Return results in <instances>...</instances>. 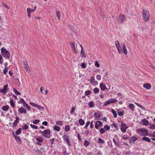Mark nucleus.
<instances>
[{
  "label": "nucleus",
  "mask_w": 155,
  "mask_h": 155,
  "mask_svg": "<svg viewBox=\"0 0 155 155\" xmlns=\"http://www.w3.org/2000/svg\"><path fill=\"white\" fill-rule=\"evenodd\" d=\"M40 122V120L38 119L35 120L33 121L32 123L34 124H37Z\"/></svg>",
  "instance_id": "nucleus-55"
},
{
  "label": "nucleus",
  "mask_w": 155,
  "mask_h": 155,
  "mask_svg": "<svg viewBox=\"0 0 155 155\" xmlns=\"http://www.w3.org/2000/svg\"><path fill=\"white\" fill-rule=\"evenodd\" d=\"M121 130L124 133H125L126 131V130L128 128V127L126 126V124L122 122L121 125Z\"/></svg>",
  "instance_id": "nucleus-8"
},
{
  "label": "nucleus",
  "mask_w": 155,
  "mask_h": 155,
  "mask_svg": "<svg viewBox=\"0 0 155 155\" xmlns=\"http://www.w3.org/2000/svg\"><path fill=\"white\" fill-rule=\"evenodd\" d=\"M115 45L117 47L120 46V44L118 41H116L115 42Z\"/></svg>",
  "instance_id": "nucleus-61"
},
{
  "label": "nucleus",
  "mask_w": 155,
  "mask_h": 155,
  "mask_svg": "<svg viewBox=\"0 0 155 155\" xmlns=\"http://www.w3.org/2000/svg\"><path fill=\"white\" fill-rule=\"evenodd\" d=\"M3 63L2 57V55L0 53V63L1 64H2Z\"/></svg>",
  "instance_id": "nucleus-60"
},
{
  "label": "nucleus",
  "mask_w": 155,
  "mask_h": 155,
  "mask_svg": "<svg viewBox=\"0 0 155 155\" xmlns=\"http://www.w3.org/2000/svg\"><path fill=\"white\" fill-rule=\"evenodd\" d=\"M29 104H30L31 105L35 107H37V104H35V103H32V102H30L29 103Z\"/></svg>",
  "instance_id": "nucleus-58"
},
{
  "label": "nucleus",
  "mask_w": 155,
  "mask_h": 155,
  "mask_svg": "<svg viewBox=\"0 0 155 155\" xmlns=\"http://www.w3.org/2000/svg\"><path fill=\"white\" fill-rule=\"evenodd\" d=\"M128 107L132 111H134V108L135 106L134 104H130L128 106Z\"/></svg>",
  "instance_id": "nucleus-22"
},
{
  "label": "nucleus",
  "mask_w": 155,
  "mask_h": 155,
  "mask_svg": "<svg viewBox=\"0 0 155 155\" xmlns=\"http://www.w3.org/2000/svg\"><path fill=\"white\" fill-rule=\"evenodd\" d=\"M16 120L14 121V122L16 123L17 124L19 122V118L18 117H15Z\"/></svg>",
  "instance_id": "nucleus-57"
},
{
  "label": "nucleus",
  "mask_w": 155,
  "mask_h": 155,
  "mask_svg": "<svg viewBox=\"0 0 155 155\" xmlns=\"http://www.w3.org/2000/svg\"><path fill=\"white\" fill-rule=\"evenodd\" d=\"M88 105L90 108L93 107L94 106V102L93 101H90L88 103Z\"/></svg>",
  "instance_id": "nucleus-25"
},
{
  "label": "nucleus",
  "mask_w": 155,
  "mask_h": 155,
  "mask_svg": "<svg viewBox=\"0 0 155 155\" xmlns=\"http://www.w3.org/2000/svg\"><path fill=\"white\" fill-rule=\"evenodd\" d=\"M56 16L58 17V19L59 20H60L61 14H60V12L59 11H57L56 12Z\"/></svg>",
  "instance_id": "nucleus-42"
},
{
  "label": "nucleus",
  "mask_w": 155,
  "mask_h": 155,
  "mask_svg": "<svg viewBox=\"0 0 155 155\" xmlns=\"http://www.w3.org/2000/svg\"><path fill=\"white\" fill-rule=\"evenodd\" d=\"M62 138L63 139L64 141L67 143L68 146H71L70 140L68 135H64L62 137Z\"/></svg>",
  "instance_id": "nucleus-6"
},
{
  "label": "nucleus",
  "mask_w": 155,
  "mask_h": 155,
  "mask_svg": "<svg viewBox=\"0 0 155 155\" xmlns=\"http://www.w3.org/2000/svg\"><path fill=\"white\" fill-rule=\"evenodd\" d=\"M51 133V132L49 129H47L44 131L43 134H42L45 137L49 138H50Z\"/></svg>",
  "instance_id": "nucleus-5"
},
{
  "label": "nucleus",
  "mask_w": 155,
  "mask_h": 155,
  "mask_svg": "<svg viewBox=\"0 0 155 155\" xmlns=\"http://www.w3.org/2000/svg\"><path fill=\"white\" fill-rule=\"evenodd\" d=\"M93 91L95 94H97L99 92V90L98 88L95 87L93 89Z\"/></svg>",
  "instance_id": "nucleus-39"
},
{
  "label": "nucleus",
  "mask_w": 155,
  "mask_h": 155,
  "mask_svg": "<svg viewBox=\"0 0 155 155\" xmlns=\"http://www.w3.org/2000/svg\"><path fill=\"white\" fill-rule=\"evenodd\" d=\"M35 11V9H31L30 8H27V13H31V12H33Z\"/></svg>",
  "instance_id": "nucleus-40"
},
{
  "label": "nucleus",
  "mask_w": 155,
  "mask_h": 155,
  "mask_svg": "<svg viewBox=\"0 0 155 155\" xmlns=\"http://www.w3.org/2000/svg\"><path fill=\"white\" fill-rule=\"evenodd\" d=\"M36 140L37 142H36L35 143L38 145H41L42 144L41 143L43 141L44 139L42 137L38 136L36 138Z\"/></svg>",
  "instance_id": "nucleus-9"
},
{
  "label": "nucleus",
  "mask_w": 155,
  "mask_h": 155,
  "mask_svg": "<svg viewBox=\"0 0 155 155\" xmlns=\"http://www.w3.org/2000/svg\"><path fill=\"white\" fill-rule=\"evenodd\" d=\"M142 140L144 141L148 142H150L151 141L149 137H146L145 136H144V137H143Z\"/></svg>",
  "instance_id": "nucleus-27"
},
{
  "label": "nucleus",
  "mask_w": 155,
  "mask_h": 155,
  "mask_svg": "<svg viewBox=\"0 0 155 155\" xmlns=\"http://www.w3.org/2000/svg\"><path fill=\"white\" fill-rule=\"evenodd\" d=\"M119 18L120 21V23H123L125 20V17L123 15H119Z\"/></svg>",
  "instance_id": "nucleus-17"
},
{
  "label": "nucleus",
  "mask_w": 155,
  "mask_h": 155,
  "mask_svg": "<svg viewBox=\"0 0 155 155\" xmlns=\"http://www.w3.org/2000/svg\"><path fill=\"white\" fill-rule=\"evenodd\" d=\"M37 107L38 109L39 110H44L45 108L44 107L41 106L40 105H37Z\"/></svg>",
  "instance_id": "nucleus-50"
},
{
  "label": "nucleus",
  "mask_w": 155,
  "mask_h": 155,
  "mask_svg": "<svg viewBox=\"0 0 155 155\" xmlns=\"http://www.w3.org/2000/svg\"><path fill=\"white\" fill-rule=\"evenodd\" d=\"M53 129L54 130L57 132H59L61 130L60 127L56 125H54V126L53 127Z\"/></svg>",
  "instance_id": "nucleus-23"
},
{
  "label": "nucleus",
  "mask_w": 155,
  "mask_h": 155,
  "mask_svg": "<svg viewBox=\"0 0 155 155\" xmlns=\"http://www.w3.org/2000/svg\"><path fill=\"white\" fill-rule=\"evenodd\" d=\"M104 129L107 131H108L110 130V127L107 125H105L104 126Z\"/></svg>",
  "instance_id": "nucleus-43"
},
{
  "label": "nucleus",
  "mask_w": 155,
  "mask_h": 155,
  "mask_svg": "<svg viewBox=\"0 0 155 155\" xmlns=\"http://www.w3.org/2000/svg\"><path fill=\"white\" fill-rule=\"evenodd\" d=\"M135 104L143 110H145V108L142 105L140 104L137 103H136Z\"/></svg>",
  "instance_id": "nucleus-44"
},
{
  "label": "nucleus",
  "mask_w": 155,
  "mask_h": 155,
  "mask_svg": "<svg viewBox=\"0 0 155 155\" xmlns=\"http://www.w3.org/2000/svg\"><path fill=\"white\" fill-rule=\"evenodd\" d=\"M14 137L15 138V139L16 141L20 143H21V141L19 137H17L16 135V136H15V137Z\"/></svg>",
  "instance_id": "nucleus-35"
},
{
  "label": "nucleus",
  "mask_w": 155,
  "mask_h": 155,
  "mask_svg": "<svg viewBox=\"0 0 155 155\" xmlns=\"http://www.w3.org/2000/svg\"><path fill=\"white\" fill-rule=\"evenodd\" d=\"M90 142L87 140H85L84 142V146L85 147H87L89 146L90 144Z\"/></svg>",
  "instance_id": "nucleus-31"
},
{
  "label": "nucleus",
  "mask_w": 155,
  "mask_h": 155,
  "mask_svg": "<svg viewBox=\"0 0 155 155\" xmlns=\"http://www.w3.org/2000/svg\"><path fill=\"white\" fill-rule=\"evenodd\" d=\"M8 67H5L3 71V73L4 74H5L7 73L8 72Z\"/></svg>",
  "instance_id": "nucleus-52"
},
{
  "label": "nucleus",
  "mask_w": 155,
  "mask_h": 155,
  "mask_svg": "<svg viewBox=\"0 0 155 155\" xmlns=\"http://www.w3.org/2000/svg\"><path fill=\"white\" fill-rule=\"evenodd\" d=\"M79 123L81 125H83L85 124V122L82 119H80L78 120Z\"/></svg>",
  "instance_id": "nucleus-29"
},
{
  "label": "nucleus",
  "mask_w": 155,
  "mask_h": 155,
  "mask_svg": "<svg viewBox=\"0 0 155 155\" xmlns=\"http://www.w3.org/2000/svg\"><path fill=\"white\" fill-rule=\"evenodd\" d=\"M22 128L23 130H26L28 128V126L26 124H23Z\"/></svg>",
  "instance_id": "nucleus-38"
},
{
  "label": "nucleus",
  "mask_w": 155,
  "mask_h": 155,
  "mask_svg": "<svg viewBox=\"0 0 155 155\" xmlns=\"http://www.w3.org/2000/svg\"><path fill=\"white\" fill-rule=\"evenodd\" d=\"M9 107L8 105H5L2 107V109L4 111H7L8 110Z\"/></svg>",
  "instance_id": "nucleus-26"
},
{
  "label": "nucleus",
  "mask_w": 155,
  "mask_h": 155,
  "mask_svg": "<svg viewBox=\"0 0 155 155\" xmlns=\"http://www.w3.org/2000/svg\"><path fill=\"white\" fill-rule=\"evenodd\" d=\"M1 53L2 55L5 58L8 59L9 58L10 56V53L5 48L3 47L1 48Z\"/></svg>",
  "instance_id": "nucleus-2"
},
{
  "label": "nucleus",
  "mask_w": 155,
  "mask_h": 155,
  "mask_svg": "<svg viewBox=\"0 0 155 155\" xmlns=\"http://www.w3.org/2000/svg\"><path fill=\"white\" fill-rule=\"evenodd\" d=\"M81 56L83 58H85L86 56L85 54V52L84 51L82 50H81Z\"/></svg>",
  "instance_id": "nucleus-49"
},
{
  "label": "nucleus",
  "mask_w": 155,
  "mask_h": 155,
  "mask_svg": "<svg viewBox=\"0 0 155 155\" xmlns=\"http://www.w3.org/2000/svg\"><path fill=\"white\" fill-rule=\"evenodd\" d=\"M91 93V92L90 90H88L87 91H85V92L84 94L85 95L87 96L90 95Z\"/></svg>",
  "instance_id": "nucleus-45"
},
{
  "label": "nucleus",
  "mask_w": 155,
  "mask_h": 155,
  "mask_svg": "<svg viewBox=\"0 0 155 155\" xmlns=\"http://www.w3.org/2000/svg\"><path fill=\"white\" fill-rule=\"evenodd\" d=\"M142 18L145 21H147L150 18V12L147 9H143L142 12Z\"/></svg>",
  "instance_id": "nucleus-3"
},
{
  "label": "nucleus",
  "mask_w": 155,
  "mask_h": 155,
  "mask_svg": "<svg viewBox=\"0 0 155 155\" xmlns=\"http://www.w3.org/2000/svg\"><path fill=\"white\" fill-rule=\"evenodd\" d=\"M138 139L137 137L135 136H132L130 137V143H134Z\"/></svg>",
  "instance_id": "nucleus-16"
},
{
  "label": "nucleus",
  "mask_w": 155,
  "mask_h": 155,
  "mask_svg": "<svg viewBox=\"0 0 155 155\" xmlns=\"http://www.w3.org/2000/svg\"><path fill=\"white\" fill-rule=\"evenodd\" d=\"M94 117L95 119L97 120H101V114L99 111L96 112L94 114Z\"/></svg>",
  "instance_id": "nucleus-7"
},
{
  "label": "nucleus",
  "mask_w": 155,
  "mask_h": 155,
  "mask_svg": "<svg viewBox=\"0 0 155 155\" xmlns=\"http://www.w3.org/2000/svg\"><path fill=\"white\" fill-rule=\"evenodd\" d=\"M112 126H113L114 127V128H115L116 130H118L119 129L118 126H117V124L115 123H114L112 125Z\"/></svg>",
  "instance_id": "nucleus-48"
},
{
  "label": "nucleus",
  "mask_w": 155,
  "mask_h": 155,
  "mask_svg": "<svg viewBox=\"0 0 155 155\" xmlns=\"http://www.w3.org/2000/svg\"><path fill=\"white\" fill-rule=\"evenodd\" d=\"M136 133L139 136H146L148 135V130L144 128L137 129Z\"/></svg>",
  "instance_id": "nucleus-1"
},
{
  "label": "nucleus",
  "mask_w": 155,
  "mask_h": 155,
  "mask_svg": "<svg viewBox=\"0 0 155 155\" xmlns=\"http://www.w3.org/2000/svg\"><path fill=\"white\" fill-rule=\"evenodd\" d=\"M64 130L66 132H68L70 130V126L68 125L65 126Z\"/></svg>",
  "instance_id": "nucleus-36"
},
{
  "label": "nucleus",
  "mask_w": 155,
  "mask_h": 155,
  "mask_svg": "<svg viewBox=\"0 0 155 155\" xmlns=\"http://www.w3.org/2000/svg\"><path fill=\"white\" fill-rule=\"evenodd\" d=\"M143 87L147 89H150L151 87V85L149 84H143Z\"/></svg>",
  "instance_id": "nucleus-19"
},
{
  "label": "nucleus",
  "mask_w": 155,
  "mask_h": 155,
  "mask_svg": "<svg viewBox=\"0 0 155 155\" xmlns=\"http://www.w3.org/2000/svg\"><path fill=\"white\" fill-rule=\"evenodd\" d=\"M90 124V121H87L86 123V124L85 126L84 127V128L85 129H86L87 128V127H88V126Z\"/></svg>",
  "instance_id": "nucleus-54"
},
{
  "label": "nucleus",
  "mask_w": 155,
  "mask_h": 155,
  "mask_svg": "<svg viewBox=\"0 0 155 155\" xmlns=\"http://www.w3.org/2000/svg\"><path fill=\"white\" fill-rule=\"evenodd\" d=\"M18 111L19 113L22 114H25L27 112L26 110L22 107L19 108L18 110Z\"/></svg>",
  "instance_id": "nucleus-12"
},
{
  "label": "nucleus",
  "mask_w": 155,
  "mask_h": 155,
  "mask_svg": "<svg viewBox=\"0 0 155 155\" xmlns=\"http://www.w3.org/2000/svg\"><path fill=\"white\" fill-rule=\"evenodd\" d=\"M30 125L31 127H32L33 129H37L38 128V126H37L34 125L32 124H30Z\"/></svg>",
  "instance_id": "nucleus-51"
},
{
  "label": "nucleus",
  "mask_w": 155,
  "mask_h": 155,
  "mask_svg": "<svg viewBox=\"0 0 155 155\" xmlns=\"http://www.w3.org/2000/svg\"><path fill=\"white\" fill-rule=\"evenodd\" d=\"M96 79L98 81H100L101 78V75L99 74H97L96 75Z\"/></svg>",
  "instance_id": "nucleus-46"
},
{
  "label": "nucleus",
  "mask_w": 155,
  "mask_h": 155,
  "mask_svg": "<svg viewBox=\"0 0 155 155\" xmlns=\"http://www.w3.org/2000/svg\"><path fill=\"white\" fill-rule=\"evenodd\" d=\"M111 112L112 113L114 118H116L117 117V114L115 110L112 109L111 110Z\"/></svg>",
  "instance_id": "nucleus-28"
},
{
  "label": "nucleus",
  "mask_w": 155,
  "mask_h": 155,
  "mask_svg": "<svg viewBox=\"0 0 155 155\" xmlns=\"http://www.w3.org/2000/svg\"><path fill=\"white\" fill-rule=\"evenodd\" d=\"M77 137H78V140H79L80 141L82 140V139H81V135H80L78 133L77 134Z\"/></svg>",
  "instance_id": "nucleus-63"
},
{
  "label": "nucleus",
  "mask_w": 155,
  "mask_h": 155,
  "mask_svg": "<svg viewBox=\"0 0 155 155\" xmlns=\"http://www.w3.org/2000/svg\"><path fill=\"white\" fill-rule=\"evenodd\" d=\"M8 85L7 84H5L4 86L3 89L1 90V92L4 94H6L8 92Z\"/></svg>",
  "instance_id": "nucleus-11"
},
{
  "label": "nucleus",
  "mask_w": 155,
  "mask_h": 155,
  "mask_svg": "<svg viewBox=\"0 0 155 155\" xmlns=\"http://www.w3.org/2000/svg\"><path fill=\"white\" fill-rule=\"evenodd\" d=\"M99 86L101 90L102 91H104L107 89V87L105 85L102 83H100Z\"/></svg>",
  "instance_id": "nucleus-18"
},
{
  "label": "nucleus",
  "mask_w": 155,
  "mask_h": 155,
  "mask_svg": "<svg viewBox=\"0 0 155 155\" xmlns=\"http://www.w3.org/2000/svg\"><path fill=\"white\" fill-rule=\"evenodd\" d=\"M95 66L97 68H99L100 67V64L97 61H96L95 62Z\"/></svg>",
  "instance_id": "nucleus-59"
},
{
  "label": "nucleus",
  "mask_w": 155,
  "mask_h": 155,
  "mask_svg": "<svg viewBox=\"0 0 155 155\" xmlns=\"http://www.w3.org/2000/svg\"><path fill=\"white\" fill-rule=\"evenodd\" d=\"M149 123L148 121L146 119H143L140 122V124L144 125H147Z\"/></svg>",
  "instance_id": "nucleus-15"
},
{
  "label": "nucleus",
  "mask_w": 155,
  "mask_h": 155,
  "mask_svg": "<svg viewBox=\"0 0 155 155\" xmlns=\"http://www.w3.org/2000/svg\"><path fill=\"white\" fill-rule=\"evenodd\" d=\"M113 141L115 145H119V138L117 135H115L113 139Z\"/></svg>",
  "instance_id": "nucleus-10"
},
{
  "label": "nucleus",
  "mask_w": 155,
  "mask_h": 155,
  "mask_svg": "<svg viewBox=\"0 0 155 155\" xmlns=\"http://www.w3.org/2000/svg\"><path fill=\"white\" fill-rule=\"evenodd\" d=\"M117 101L115 99H110L104 102L103 106H106L111 104Z\"/></svg>",
  "instance_id": "nucleus-4"
},
{
  "label": "nucleus",
  "mask_w": 155,
  "mask_h": 155,
  "mask_svg": "<svg viewBox=\"0 0 155 155\" xmlns=\"http://www.w3.org/2000/svg\"><path fill=\"white\" fill-rule=\"evenodd\" d=\"M100 133L101 134H103L105 133V130L104 128H101L100 130Z\"/></svg>",
  "instance_id": "nucleus-33"
},
{
  "label": "nucleus",
  "mask_w": 155,
  "mask_h": 155,
  "mask_svg": "<svg viewBox=\"0 0 155 155\" xmlns=\"http://www.w3.org/2000/svg\"><path fill=\"white\" fill-rule=\"evenodd\" d=\"M117 50L118 51L119 53L120 54H121L122 52V49L120 46L117 47Z\"/></svg>",
  "instance_id": "nucleus-56"
},
{
  "label": "nucleus",
  "mask_w": 155,
  "mask_h": 155,
  "mask_svg": "<svg viewBox=\"0 0 155 155\" xmlns=\"http://www.w3.org/2000/svg\"><path fill=\"white\" fill-rule=\"evenodd\" d=\"M95 80V78H94V77H91L90 79V83L91 84H96L97 83V81H94Z\"/></svg>",
  "instance_id": "nucleus-24"
},
{
  "label": "nucleus",
  "mask_w": 155,
  "mask_h": 155,
  "mask_svg": "<svg viewBox=\"0 0 155 155\" xmlns=\"http://www.w3.org/2000/svg\"><path fill=\"white\" fill-rule=\"evenodd\" d=\"M13 91L16 94L18 95H21V93L18 91L15 88L13 89Z\"/></svg>",
  "instance_id": "nucleus-32"
},
{
  "label": "nucleus",
  "mask_w": 155,
  "mask_h": 155,
  "mask_svg": "<svg viewBox=\"0 0 155 155\" xmlns=\"http://www.w3.org/2000/svg\"><path fill=\"white\" fill-rule=\"evenodd\" d=\"M10 105L13 108H14L15 106V104L13 100L11 99L10 101Z\"/></svg>",
  "instance_id": "nucleus-41"
},
{
  "label": "nucleus",
  "mask_w": 155,
  "mask_h": 155,
  "mask_svg": "<svg viewBox=\"0 0 155 155\" xmlns=\"http://www.w3.org/2000/svg\"><path fill=\"white\" fill-rule=\"evenodd\" d=\"M123 52L125 54H127V51L126 46L124 43H123Z\"/></svg>",
  "instance_id": "nucleus-21"
},
{
  "label": "nucleus",
  "mask_w": 155,
  "mask_h": 155,
  "mask_svg": "<svg viewBox=\"0 0 155 155\" xmlns=\"http://www.w3.org/2000/svg\"><path fill=\"white\" fill-rule=\"evenodd\" d=\"M70 45L71 48L73 50L75 54H76V50L75 49V46L74 43L73 42H71L70 43Z\"/></svg>",
  "instance_id": "nucleus-20"
},
{
  "label": "nucleus",
  "mask_w": 155,
  "mask_h": 155,
  "mask_svg": "<svg viewBox=\"0 0 155 155\" xmlns=\"http://www.w3.org/2000/svg\"><path fill=\"white\" fill-rule=\"evenodd\" d=\"M102 126V123L101 121L98 120L96 122L95 124V127L96 129H98L99 126Z\"/></svg>",
  "instance_id": "nucleus-14"
},
{
  "label": "nucleus",
  "mask_w": 155,
  "mask_h": 155,
  "mask_svg": "<svg viewBox=\"0 0 155 155\" xmlns=\"http://www.w3.org/2000/svg\"><path fill=\"white\" fill-rule=\"evenodd\" d=\"M75 109V107H72L71 108V110L70 111V113L72 114L74 111Z\"/></svg>",
  "instance_id": "nucleus-62"
},
{
  "label": "nucleus",
  "mask_w": 155,
  "mask_h": 155,
  "mask_svg": "<svg viewBox=\"0 0 155 155\" xmlns=\"http://www.w3.org/2000/svg\"><path fill=\"white\" fill-rule=\"evenodd\" d=\"M150 129H155V125L152 124L151 126L149 127Z\"/></svg>",
  "instance_id": "nucleus-64"
},
{
  "label": "nucleus",
  "mask_w": 155,
  "mask_h": 155,
  "mask_svg": "<svg viewBox=\"0 0 155 155\" xmlns=\"http://www.w3.org/2000/svg\"><path fill=\"white\" fill-rule=\"evenodd\" d=\"M117 114H118V115L119 116H122L124 115V112L123 110V111H120V112H117Z\"/></svg>",
  "instance_id": "nucleus-53"
},
{
  "label": "nucleus",
  "mask_w": 155,
  "mask_h": 155,
  "mask_svg": "<svg viewBox=\"0 0 155 155\" xmlns=\"http://www.w3.org/2000/svg\"><path fill=\"white\" fill-rule=\"evenodd\" d=\"M23 63L24 68L27 71H28L29 70V67L26 60L24 61Z\"/></svg>",
  "instance_id": "nucleus-13"
},
{
  "label": "nucleus",
  "mask_w": 155,
  "mask_h": 155,
  "mask_svg": "<svg viewBox=\"0 0 155 155\" xmlns=\"http://www.w3.org/2000/svg\"><path fill=\"white\" fill-rule=\"evenodd\" d=\"M23 106L24 107H25L28 110V111L31 110V108L27 103H26L25 104H23Z\"/></svg>",
  "instance_id": "nucleus-30"
},
{
  "label": "nucleus",
  "mask_w": 155,
  "mask_h": 155,
  "mask_svg": "<svg viewBox=\"0 0 155 155\" xmlns=\"http://www.w3.org/2000/svg\"><path fill=\"white\" fill-rule=\"evenodd\" d=\"M21 132V129L20 128L17 130L15 132L16 135L19 134Z\"/></svg>",
  "instance_id": "nucleus-47"
},
{
  "label": "nucleus",
  "mask_w": 155,
  "mask_h": 155,
  "mask_svg": "<svg viewBox=\"0 0 155 155\" xmlns=\"http://www.w3.org/2000/svg\"><path fill=\"white\" fill-rule=\"evenodd\" d=\"M56 124L58 125L61 126H62L63 124V122L62 121L59 120L56 121Z\"/></svg>",
  "instance_id": "nucleus-34"
},
{
  "label": "nucleus",
  "mask_w": 155,
  "mask_h": 155,
  "mask_svg": "<svg viewBox=\"0 0 155 155\" xmlns=\"http://www.w3.org/2000/svg\"><path fill=\"white\" fill-rule=\"evenodd\" d=\"M97 142L99 143L103 144L104 143V140L101 138H99L98 139Z\"/></svg>",
  "instance_id": "nucleus-37"
}]
</instances>
